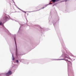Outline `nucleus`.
<instances>
[{
	"label": "nucleus",
	"mask_w": 76,
	"mask_h": 76,
	"mask_svg": "<svg viewBox=\"0 0 76 76\" xmlns=\"http://www.w3.org/2000/svg\"><path fill=\"white\" fill-rule=\"evenodd\" d=\"M58 0H52L51 1H53V3H54L55 2H56V3L55 4H58V3H59V2H58Z\"/></svg>",
	"instance_id": "1"
},
{
	"label": "nucleus",
	"mask_w": 76,
	"mask_h": 76,
	"mask_svg": "<svg viewBox=\"0 0 76 76\" xmlns=\"http://www.w3.org/2000/svg\"><path fill=\"white\" fill-rule=\"evenodd\" d=\"M12 74V71H11L10 70H9L8 71V72L6 74V75H11Z\"/></svg>",
	"instance_id": "2"
},
{
	"label": "nucleus",
	"mask_w": 76,
	"mask_h": 76,
	"mask_svg": "<svg viewBox=\"0 0 76 76\" xmlns=\"http://www.w3.org/2000/svg\"><path fill=\"white\" fill-rule=\"evenodd\" d=\"M12 60H15V58H14V57H13V56H12Z\"/></svg>",
	"instance_id": "3"
},
{
	"label": "nucleus",
	"mask_w": 76,
	"mask_h": 76,
	"mask_svg": "<svg viewBox=\"0 0 76 76\" xmlns=\"http://www.w3.org/2000/svg\"><path fill=\"white\" fill-rule=\"evenodd\" d=\"M69 1V0H65L64 1Z\"/></svg>",
	"instance_id": "4"
},
{
	"label": "nucleus",
	"mask_w": 76,
	"mask_h": 76,
	"mask_svg": "<svg viewBox=\"0 0 76 76\" xmlns=\"http://www.w3.org/2000/svg\"><path fill=\"white\" fill-rule=\"evenodd\" d=\"M22 12H24V13H26V12H25V11H22Z\"/></svg>",
	"instance_id": "5"
},
{
	"label": "nucleus",
	"mask_w": 76,
	"mask_h": 76,
	"mask_svg": "<svg viewBox=\"0 0 76 76\" xmlns=\"http://www.w3.org/2000/svg\"><path fill=\"white\" fill-rule=\"evenodd\" d=\"M2 23L1 22V21H0V25H1Z\"/></svg>",
	"instance_id": "6"
},
{
	"label": "nucleus",
	"mask_w": 76,
	"mask_h": 76,
	"mask_svg": "<svg viewBox=\"0 0 76 76\" xmlns=\"http://www.w3.org/2000/svg\"><path fill=\"white\" fill-rule=\"evenodd\" d=\"M16 61H17V63H18V62H19V61H18V60H17Z\"/></svg>",
	"instance_id": "7"
},
{
	"label": "nucleus",
	"mask_w": 76,
	"mask_h": 76,
	"mask_svg": "<svg viewBox=\"0 0 76 76\" xmlns=\"http://www.w3.org/2000/svg\"><path fill=\"white\" fill-rule=\"evenodd\" d=\"M48 4H51V3H50V4H48Z\"/></svg>",
	"instance_id": "8"
},
{
	"label": "nucleus",
	"mask_w": 76,
	"mask_h": 76,
	"mask_svg": "<svg viewBox=\"0 0 76 76\" xmlns=\"http://www.w3.org/2000/svg\"><path fill=\"white\" fill-rule=\"evenodd\" d=\"M16 53H17V49H16Z\"/></svg>",
	"instance_id": "9"
},
{
	"label": "nucleus",
	"mask_w": 76,
	"mask_h": 76,
	"mask_svg": "<svg viewBox=\"0 0 76 76\" xmlns=\"http://www.w3.org/2000/svg\"><path fill=\"white\" fill-rule=\"evenodd\" d=\"M44 7H43V8H42V9H44Z\"/></svg>",
	"instance_id": "10"
},
{
	"label": "nucleus",
	"mask_w": 76,
	"mask_h": 76,
	"mask_svg": "<svg viewBox=\"0 0 76 76\" xmlns=\"http://www.w3.org/2000/svg\"><path fill=\"white\" fill-rule=\"evenodd\" d=\"M59 60H63V59H59Z\"/></svg>",
	"instance_id": "11"
},
{
	"label": "nucleus",
	"mask_w": 76,
	"mask_h": 76,
	"mask_svg": "<svg viewBox=\"0 0 76 76\" xmlns=\"http://www.w3.org/2000/svg\"><path fill=\"white\" fill-rule=\"evenodd\" d=\"M54 6V5L53 6Z\"/></svg>",
	"instance_id": "12"
},
{
	"label": "nucleus",
	"mask_w": 76,
	"mask_h": 76,
	"mask_svg": "<svg viewBox=\"0 0 76 76\" xmlns=\"http://www.w3.org/2000/svg\"><path fill=\"white\" fill-rule=\"evenodd\" d=\"M45 6H46V7H47V5H46Z\"/></svg>",
	"instance_id": "13"
},
{
	"label": "nucleus",
	"mask_w": 76,
	"mask_h": 76,
	"mask_svg": "<svg viewBox=\"0 0 76 76\" xmlns=\"http://www.w3.org/2000/svg\"><path fill=\"white\" fill-rule=\"evenodd\" d=\"M15 42H16V40H15Z\"/></svg>",
	"instance_id": "14"
},
{
	"label": "nucleus",
	"mask_w": 76,
	"mask_h": 76,
	"mask_svg": "<svg viewBox=\"0 0 76 76\" xmlns=\"http://www.w3.org/2000/svg\"><path fill=\"white\" fill-rule=\"evenodd\" d=\"M65 58H67V57H65Z\"/></svg>",
	"instance_id": "15"
}]
</instances>
